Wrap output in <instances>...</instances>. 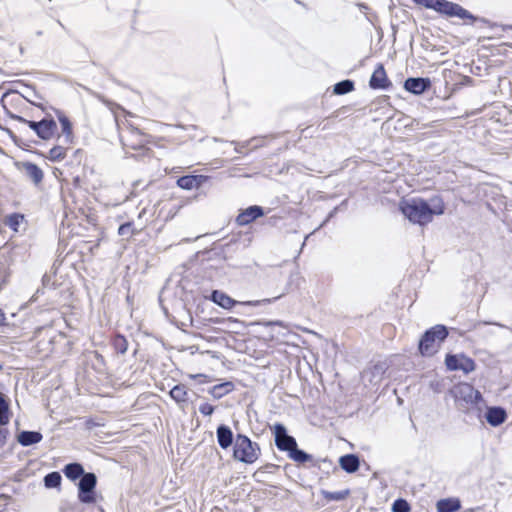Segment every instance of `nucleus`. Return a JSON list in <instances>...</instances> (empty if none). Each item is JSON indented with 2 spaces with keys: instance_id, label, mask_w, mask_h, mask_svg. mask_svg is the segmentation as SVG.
Listing matches in <instances>:
<instances>
[{
  "instance_id": "14",
  "label": "nucleus",
  "mask_w": 512,
  "mask_h": 512,
  "mask_svg": "<svg viewBox=\"0 0 512 512\" xmlns=\"http://www.w3.org/2000/svg\"><path fill=\"white\" fill-rule=\"evenodd\" d=\"M492 427H498L502 425L508 418L507 411L502 406H488L485 403L484 409H482V419Z\"/></svg>"
},
{
  "instance_id": "49",
  "label": "nucleus",
  "mask_w": 512,
  "mask_h": 512,
  "mask_svg": "<svg viewBox=\"0 0 512 512\" xmlns=\"http://www.w3.org/2000/svg\"><path fill=\"white\" fill-rule=\"evenodd\" d=\"M348 203H349V200L348 198L344 199L340 204H338L336 207V210H338L339 212L340 211H345L348 207Z\"/></svg>"
},
{
  "instance_id": "35",
  "label": "nucleus",
  "mask_w": 512,
  "mask_h": 512,
  "mask_svg": "<svg viewBox=\"0 0 512 512\" xmlns=\"http://www.w3.org/2000/svg\"><path fill=\"white\" fill-rule=\"evenodd\" d=\"M66 155L67 148L60 145H55L49 150L46 158L51 162H61L62 160L65 159Z\"/></svg>"
},
{
  "instance_id": "2",
  "label": "nucleus",
  "mask_w": 512,
  "mask_h": 512,
  "mask_svg": "<svg viewBox=\"0 0 512 512\" xmlns=\"http://www.w3.org/2000/svg\"><path fill=\"white\" fill-rule=\"evenodd\" d=\"M449 395L455 400L457 407L466 414H472L482 420V409L485 399L481 392L472 384L461 382L449 389Z\"/></svg>"
},
{
  "instance_id": "13",
  "label": "nucleus",
  "mask_w": 512,
  "mask_h": 512,
  "mask_svg": "<svg viewBox=\"0 0 512 512\" xmlns=\"http://www.w3.org/2000/svg\"><path fill=\"white\" fill-rule=\"evenodd\" d=\"M432 87L429 77H408L404 80L403 88L412 95L420 96L428 92Z\"/></svg>"
},
{
  "instance_id": "27",
  "label": "nucleus",
  "mask_w": 512,
  "mask_h": 512,
  "mask_svg": "<svg viewBox=\"0 0 512 512\" xmlns=\"http://www.w3.org/2000/svg\"><path fill=\"white\" fill-rule=\"evenodd\" d=\"M25 223V216L20 212H14L7 215L4 224L14 232H19L21 225Z\"/></svg>"
},
{
  "instance_id": "47",
  "label": "nucleus",
  "mask_w": 512,
  "mask_h": 512,
  "mask_svg": "<svg viewBox=\"0 0 512 512\" xmlns=\"http://www.w3.org/2000/svg\"><path fill=\"white\" fill-rule=\"evenodd\" d=\"M253 324L254 325H264V326H274V325L281 326L283 324V322L280 320H271V321H257Z\"/></svg>"
},
{
  "instance_id": "43",
  "label": "nucleus",
  "mask_w": 512,
  "mask_h": 512,
  "mask_svg": "<svg viewBox=\"0 0 512 512\" xmlns=\"http://www.w3.org/2000/svg\"><path fill=\"white\" fill-rule=\"evenodd\" d=\"M214 411H215V407L208 402L202 403L199 406V412L203 416H211L214 413Z\"/></svg>"
},
{
  "instance_id": "38",
  "label": "nucleus",
  "mask_w": 512,
  "mask_h": 512,
  "mask_svg": "<svg viewBox=\"0 0 512 512\" xmlns=\"http://www.w3.org/2000/svg\"><path fill=\"white\" fill-rule=\"evenodd\" d=\"M92 356V368L98 373H104L106 370V361L104 356L100 354L98 351H93Z\"/></svg>"
},
{
  "instance_id": "17",
  "label": "nucleus",
  "mask_w": 512,
  "mask_h": 512,
  "mask_svg": "<svg viewBox=\"0 0 512 512\" xmlns=\"http://www.w3.org/2000/svg\"><path fill=\"white\" fill-rule=\"evenodd\" d=\"M210 179L209 176L206 175H194V174H188L180 176L176 180V184L179 188L183 190H192V189H199L203 186L208 180Z\"/></svg>"
},
{
  "instance_id": "19",
  "label": "nucleus",
  "mask_w": 512,
  "mask_h": 512,
  "mask_svg": "<svg viewBox=\"0 0 512 512\" xmlns=\"http://www.w3.org/2000/svg\"><path fill=\"white\" fill-rule=\"evenodd\" d=\"M217 443L223 450L234 445L235 438L232 429L226 424H219L216 428Z\"/></svg>"
},
{
  "instance_id": "41",
  "label": "nucleus",
  "mask_w": 512,
  "mask_h": 512,
  "mask_svg": "<svg viewBox=\"0 0 512 512\" xmlns=\"http://www.w3.org/2000/svg\"><path fill=\"white\" fill-rule=\"evenodd\" d=\"M0 129L7 133L9 138L13 141V143L17 147H19V148H21L23 150H26V147L28 146V144L23 139L18 137L11 129H9L7 127H3L1 124H0Z\"/></svg>"
},
{
  "instance_id": "30",
  "label": "nucleus",
  "mask_w": 512,
  "mask_h": 512,
  "mask_svg": "<svg viewBox=\"0 0 512 512\" xmlns=\"http://www.w3.org/2000/svg\"><path fill=\"white\" fill-rule=\"evenodd\" d=\"M111 345L118 355H124L127 352L129 346L127 338L121 333H116L112 337Z\"/></svg>"
},
{
  "instance_id": "61",
  "label": "nucleus",
  "mask_w": 512,
  "mask_h": 512,
  "mask_svg": "<svg viewBox=\"0 0 512 512\" xmlns=\"http://www.w3.org/2000/svg\"><path fill=\"white\" fill-rule=\"evenodd\" d=\"M236 152L240 153L241 152V148H238V149L236 148Z\"/></svg>"
},
{
  "instance_id": "45",
  "label": "nucleus",
  "mask_w": 512,
  "mask_h": 512,
  "mask_svg": "<svg viewBox=\"0 0 512 512\" xmlns=\"http://www.w3.org/2000/svg\"><path fill=\"white\" fill-rule=\"evenodd\" d=\"M214 323L218 324H240V321L238 319L228 317V318H217L214 320Z\"/></svg>"
},
{
  "instance_id": "53",
  "label": "nucleus",
  "mask_w": 512,
  "mask_h": 512,
  "mask_svg": "<svg viewBox=\"0 0 512 512\" xmlns=\"http://www.w3.org/2000/svg\"><path fill=\"white\" fill-rule=\"evenodd\" d=\"M294 277H296L297 280L299 279L298 274H291L288 282L289 286L294 282Z\"/></svg>"
},
{
  "instance_id": "62",
  "label": "nucleus",
  "mask_w": 512,
  "mask_h": 512,
  "mask_svg": "<svg viewBox=\"0 0 512 512\" xmlns=\"http://www.w3.org/2000/svg\"><path fill=\"white\" fill-rule=\"evenodd\" d=\"M236 152L240 153L241 152V148H238V149L236 148Z\"/></svg>"
},
{
  "instance_id": "59",
  "label": "nucleus",
  "mask_w": 512,
  "mask_h": 512,
  "mask_svg": "<svg viewBox=\"0 0 512 512\" xmlns=\"http://www.w3.org/2000/svg\"><path fill=\"white\" fill-rule=\"evenodd\" d=\"M259 146H262V144H255L254 147L257 148Z\"/></svg>"
},
{
  "instance_id": "52",
  "label": "nucleus",
  "mask_w": 512,
  "mask_h": 512,
  "mask_svg": "<svg viewBox=\"0 0 512 512\" xmlns=\"http://www.w3.org/2000/svg\"><path fill=\"white\" fill-rule=\"evenodd\" d=\"M357 7L361 10V11H366L369 9L368 5L365 4V3H357Z\"/></svg>"
},
{
  "instance_id": "4",
  "label": "nucleus",
  "mask_w": 512,
  "mask_h": 512,
  "mask_svg": "<svg viewBox=\"0 0 512 512\" xmlns=\"http://www.w3.org/2000/svg\"><path fill=\"white\" fill-rule=\"evenodd\" d=\"M449 335V330L446 325H434L421 335L418 342V352L422 357H431L435 355L441 344L445 342Z\"/></svg>"
},
{
  "instance_id": "20",
  "label": "nucleus",
  "mask_w": 512,
  "mask_h": 512,
  "mask_svg": "<svg viewBox=\"0 0 512 512\" xmlns=\"http://www.w3.org/2000/svg\"><path fill=\"white\" fill-rule=\"evenodd\" d=\"M340 468L348 474L357 472L360 468V457L356 453H348L339 457Z\"/></svg>"
},
{
  "instance_id": "57",
  "label": "nucleus",
  "mask_w": 512,
  "mask_h": 512,
  "mask_svg": "<svg viewBox=\"0 0 512 512\" xmlns=\"http://www.w3.org/2000/svg\"><path fill=\"white\" fill-rule=\"evenodd\" d=\"M378 474H379L378 472H374L373 473V478H375V479L378 478Z\"/></svg>"
},
{
  "instance_id": "22",
  "label": "nucleus",
  "mask_w": 512,
  "mask_h": 512,
  "mask_svg": "<svg viewBox=\"0 0 512 512\" xmlns=\"http://www.w3.org/2000/svg\"><path fill=\"white\" fill-rule=\"evenodd\" d=\"M17 442L23 447H29L42 441L43 435L36 430H21L16 435Z\"/></svg>"
},
{
  "instance_id": "21",
  "label": "nucleus",
  "mask_w": 512,
  "mask_h": 512,
  "mask_svg": "<svg viewBox=\"0 0 512 512\" xmlns=\"http://www.w3.org/2000/svg\"><path fill=\"white\" fill-rule=\"evenodd\" d=\"M62 472L71 482L80 481L88 473L85 471L83 464L77 461L64 465Z\"/></svg>"
},
{
  "instance_id": "48",
  "label": "nucleus",
  "mask_w": 512,
  "mask_h": 512,
  "mask_svg": "<svg viewBox=\"0 0 512 512\" xmlns=\"http://www.w3.org/2000/svg\"><path fill=\"white\" fill-rule=\"evenodd\" d=\"M10 324L7 321L6 314L2 308H0V328L9 327Z\"/></svg>"
},
{
  "instance_id": "56",
  "label": "nucleus",
  "mask_w": 512,
  "mask_h": 512,
  "mask_svg": "<svg viewBox=\"0 0 512 512\" xmlns=\"http://www.w3.org/2000/svg\"><path fill=\"white\" fill-rule=\"evenodd\" d=\"M296 2L306 8V4H304L303 2H301L299 0H296Z\"/></svg>"
},
{
  "instance_id": "60",
  "label": "nucleus",
  "mask_w": 512,
  "mask_h": 512,
  "mask_svg": "<svg viewBox=\"0 0 512 512\" xmlns=\"http://www.w3.org/2000/svg\"><path fill=\"white\" fill-rule=\"evenodd\" d=\"M307 238H308V235L305 237V239H307ZM304 241H306V240H304ZM304 245H305V242H302V247H303Z\"/></svg>"
},
{
  "instance_id": "51",
  "label": "nucleus",
  "mask_w": 512,
  "mask_h": 512,
  "mask_svg": "<svg viewBox=\"0 0 512 512\" xmlns=\"http://www.w3.org/2000/svg\"><path fill=\"white\" fill-rule=\"evenodd\" d=\"M41 281L44 289L45 287H48L50 285L51 277L47 274H44Z\"/></svg>"
},
{
  "instance_id": "55",
  "label": "nucleus",
  "mask_w": 512,
  "mask_h": 512,
  "mask_svg": "<svg viewBox=\"0 0 512 512\" xmlns=\"http://www.w3.org/2000/svg\"><path fill=\"white\" fill-rule=\"evenodd\" d=\"M161 306H162V310H163L164 314L166 316H168V309L166 307H164L163 305H161Z\"/></svg>"
},
{
  "instance_id": "29",
  "label": "nucleus",
  "mask_w": 512,
  "mask_h": 512,
  "mask_svg": "<svg viewBox=\"0 0 512 512\" xmlns=\"http://www.w3.org/2000/svg\"><path fill=\"white\" fill-rule=\"evenodd\" d=\"M170 397L178 404L187 403L188 391L184 384L179 383L172 387L169 391Z\"/></svg>"
},
{
  "instance_id": "6",
  "label": "nucleus",
  "mask_w": 512,
  "mask_h": 512,
  "mask_svg": "<svg viewBox=\"0 0 512 512\" xmlns=\"http://www.w3.org/2000/svg\"><path fill=\"white\" fill-rule=\"evenodd\" d=\"M98 478L94 472H88L76 483L77 498L81 504H95L98 501Z\"/></svg>"
},
{
  "instance_id": "58",
  "label": "nucleus",
  "mask_w": 512,
  "mask_h": 512,
  "mask_svg": "<svg viewBox=\"0 0 512 512\" xmlns=\"http://www.w3.org/2000/svg\"><path fill=\"white\" fill-rule=\"evenodd\" d=\"M58 24L64 28V25L62 24V22L58 21Z\"/></svg>"
},
{
  "instance_id": "44",
  "label": "nucleus",
  "mask_w": 512,
  "mask_h": 512,
  "mask_svg": "<svg viewBox=\"0 0 512 512\" xmlns=\"http://www.w3.org/2000/svg\"><path fill=\"white\" fill-rule=\"evenodd\" d=\"M9 436V430L6 426H0V448L4 447L6 444L7 438Z\"/></svg>"
},
{
  "instance_id": "37",
  "label": "nucleus",
  "mask_w": 512,
  "mask_h": 512,
  "mask_svg": "<svg viewBox=\"0 0 512 512\" xmlns=\"http://www.w3.org/2000/svg\"><path fill=\"white\" fill-rule=\"evenodd\" d=\"M14 92H16V91H15V90H8V91L4 92V93L2 94V96H1L0 104H1V106L3 107L5 114H6L10 119L15 120V121H18V122H20V123L25 124V123L27 122V119H26V118H24V117H23V116H21V115H18V114H15V113L11 112V111L6 107V105H5V98H6L8 95H10L11 93H14Z\"/></svg>"
},
{
  "instance_id": "46",
  "label": "nucleus",
  "mask_w": 512,
  "mask_h": 512,
  "mask_svg": "<svg viewBox=\"0 0 512 512\" xmlns=\"http://www.w3.org/2000/svg\"><path fill=\"white\" fill-rule=\"evenodd\" d=\"M339 211L336 210V207H334L326 216V218L324 219V221L321 223V225L319 226V228H322L323 226H325L331 219H333L336 214L338 213Z\"/></svg>"
},
{
  "instance_id": "33",
  "label": "nucleus",
  "mask_w": 512,
  "mask_h": 512,
  "mask_svg": "<svg viewBox=\"0 0 512 512\" xmlns=\"http://www.w3.org/2000/svg\"><path fill=\"white\" fill-rule=\"evenodd\" d=\"M10 275V259L8 257H3L0 259V291L7 284Z\"/></svg>"
},
{
  "instance_id": "31",
  "label": "nucleus",
  "mask_w": 512,
  "mask_h": 512,
  "mask_svg": "<svg viewBox=\"0 0 512 512\" xmlns=\"http://www.w3.org/2000/svg\"><path fill=\"white\" fill-rule=\"evenodd\" d=\"M355 90V82L351 79H344L333 86V93L335 95H346Z\"/></svg>"
},
{
  "instance_id": "54",
  "label": "nucleus",
  "mask_w": 512,
  "mask_h": 512,
  "mask_svg": "<svg viewBox=\"0 0 512 512\" xmlns=\"http://www.w3.org/2000/svg\"><path fill=\"white\" fill-rule=\"evenodd\" d=\"M503 31L512 30V25H501Z\"/></svg>"
},
{
  "instance_id": "1",
  "label": "nucleus",
  "mask_w": 512,
  "mask_h": 512,
  "mask_svg": "<svg viewBox=\"0 0 512 512\" xmlns=\"http://www.w3.org/2000/svg\"><path fill=\"white\" fill-rule=\"evenodd\" d=\"M399 211L410 223L424 227L432 222L434 216L445 213V203L438 194L429 199L418 196L403 198L399 202Z\"/></svg>"
},
{
  "instance_id": "18",
  "label": "nucleus",
  "mask_w": 512,
  "mask_h": 512,
  "mask_svg": "<svg viewBox=\"0 0 512 512\" xmlns=\"http://www.w3.org/2000/svg\"><path fill=\"white\" fill-rule=\"evenodd\" d=\"M287 455L291 460H293L297 464L309 463V467L320 468V460L315 459L312 454L299 448L298 445L295 448H293Z\"/></svg>"
},
{
  "instance_id": "3",
  "label": "nucleus",
  "mask_w": 512,
  "mask_h": 512,
  "mask_svg": "<svg viewBox=\"0 0 512 512\" xmlns=\"http://www.w3.org/2000/svg\"><path fill=\"white\" fill-rule=\"evenodd\" d=\"M414 4L424 7L429 10H433L446 18H459L462 20H469L471 23L481 22L489 25L490 27H496V23H492L490 20L484 17H479L472 14L469 10L462 7L460 4L449 1V0H412Z\"/></svg>"
},
{
  "instance_id": "50",
  "label": "nucleus",
  "mask_w": 512,
  "mask_h": 512,
  "mask_svg": "<svg viewBox=\"0 0 512 512\" xmlns=\"http://www.w3.org/2000/svg\"><path fill=\"white\" fill-rule=\"evenodd\" d=\"M44 294V289L43 288H38L35 293L32 295L30 301L31 302H35L38 300V298L40 297V295H43Z\"/></svg>"
},
{
  "instance_id": "34",
  "label": "nucleus",
  "mask_w": 512,
  "mask_h": 512,
  "mask_svg": "<svg viewBox=\"0 0 512 512\" xmlns=\"http://www.w3.org/2000/svg\"><path fill=\"white\" fill-rule=\"evenodd\" d=\"M26 90H25V93H21V92H18L16 91L15 93H18L21 97H23L26 101H28L29 103H31L32 105L40 108L42 111L45 112V107L43 104L41 103H35L31 100V97H34V98H38V99H42V97L40 96V94L35 90L34 87L30 86V85H26L25 86Z\"/></svg>"
},
{
  "instance_id": "28",
  "label": "nucleus",
  "mask_w": 512,
  "mask_h": 512,
  "mask_svg": "<svg viewBox=\"0 0 512 512\" xmlns=\"http://www.w3.org/2000/svg\"><path fill=\"white\" fill-rule=\"evenodd\" d=\"M43 485L46 489H61L62 485V476L58 471H52L47 473L43 477Z\"/></svg>"
},
{
  "instance_id": "23",
  "label": "nucleus",
  "mask_w": 512,
  "mask_h": 512,
  "mask_svg": "<svg viewBox=\"0 0 512 512\" xmlns=\"http://www.w3.org/2000/svg\"><path fill=\"white\" fill-rule=\"evenodd\" d=\"M22 167L24 168L27 177L35 186L42 183L44 179V172L36 163L26 161L22 163Z\"/></svg>"
},
{
  "instance_id": "24",
  "label": "nucleus",
  "mask_w": 512,
  "mask_h": 512,
  "mask_svg": "<svg viewBox=\"0 0 512 512\" xmlns=\"http://www.w3.org/2000/svg\"><path fill=\"white\" fill-rule=\"evenodd\" d=\"M12 417L11 400L2 393L0 395V426H7Z\"/></svg>"
},
{
  "instance_id": "9",
  "label": "nucleus",
  "mask_w": 512,
  "mask_h": 512,
  "mask_svg": "<svg viewBox=\"0 0 512 512\" xmlns=\"http://www.w3.org/2000/svg\"><path fill=\"white\" fill-rule=\"evenodd\" d=\"M446 369L449 371H462L469 374L476 369V363L473 358L465 353H447L444 360Z\"/></svg>"
},
{
  "instance_id": "5",
  "label": "nucleus",
  "mask_w": 512,
  "mask_h": 512,
  "mask_svg": "<svg viewBox=\"0 0 512 512\" xmlns=\"http://www.w3.org/2000/svg\"><path fill=\"white\" fill-rule=\"evenodd\" d=\"M261 454L260 446L252 441L247 435L238 433L233 445L234 460L250 465L255 463Z\"/></svg>"
},
{
  "instance_id": "15",
  "label": "nucleus",
  "mask_w": 512,
  "mask_h": 512,
  "mask_svg": "<svg viewBox=\"0 0 512 512\" xmlns=\"http://www.w3.org/2000/svg\"><path fill=\"white\" fill-rule=\"evenodd\" d=\"M265 215V209L260 205H250L247 208L240 209L235 218L238 226H246Z\"/></svg>"
},
{
  "instance_id": "32",
  "label": "nucleus",
  "mask_w": 512,
  "mask_h": 512,
  "mask_svg": "<svg viewBox=\"0 0 512 512\" xmlns=\"http://www.w3.org/2000/svg\"><path fill=\"white\" fill-rule=\"evenodd\" d=\"M320 494L328 502H331V501L339 502V501L345 500L350 495V489H344V490L334 491V492L328 491L325 489H321Z\"/></svg>"
},
{
  "instance_id": "26",
  "label": "nucleus",
  "mask_w": 512,
  "mask_h": 512,
  "mask_svg": "<svg viewBox=\"0 0 512 512\" xmlns=\"http://www.w3.org/2000/svg\"><path fill=\"white\" fill-rule=\"evenodd\" d=\"M234 389V384L231 381H225L219 384H216L212 386L208 393L214 398V399H221L228 393H230Z\"/></svg>"
},
{
  "instance_id": "8",
  "label": "nucleus",
  "mask_w": 512,
  "mask_h": 512,
  "mask_svg": "<svg viewBox=\"0 0 512 512\" xmlns=\"http://www.w3.org/2000/svg\"><path fill=\"white\" fill-rule=\"evenodd\" d=\"M25 124L43 141L52 139L57 131V123L50 114H46L39 121L27 119Z\"/></svg>"
},
{
  "instance_id": "64",
  "label": "nucleus",
  "mask_w": 512,
  "mask_h": 512,
  "mask_svg": "<svg viewBox=\"0 0 512 512\" xmlns=\"http://www.w3.org/2000/svg\"><path fill=\"white\" fill-rule=\"evenodd\" d=\"M2 369H3V365H2V364H0V370H2Z\"/></svg>"
},
{
  "instance_id": "11",
  "label": "nucleus",
  "mask_w": 512,
  "mask_h": 512,
  "mask_svg": "<svg viewBox=\"0 0 512 512\" xmlns=\"http://www.w3.org/2000/svg\"><path fill=\"white\" fill-rule=\"evenodd\" d=\"M271 431L274 436L275 446L278 450L288 454L298 445L295 437L288 433V430L283 423H275L272 426Z\"/></svg>"
},
{
  "instance_id": "39",
  "label": "nucleus",
  "mask_w": 512,
  "mask_h": 512,
  "mask_svg": "<svg viewBox=\"0 0 512 512\" xmlns=\"http://www.w3.org/2000/svg\"><path fill=\"white\" fill-rule=\"evenodd\" d=\"M136 233V230L134 228V222L133 221H127L119 225L118 227V235L121 236L123 239H130L134 234Z\"/></svg>"
},
{
  "instance_id": "16",
  "label": "nucleus",
  "mask_w": 512,
  "mask_h": 512,
  "mask_svg": "<svg viewBox=\"0 0 512 512\" xmlns=\"http://www.w3.org/2000/svg\"><path fill=\"white\" fill-rule=\"evenodd\" d=\"M58 122L61 127V132L64 135V143L65 144H73L75 140V135L73 132V124L69 117L60 109L58 108H52Z\"/></svg>"
},
{
  "instance_id": "40",
  "label": "nucleus",
  "mask_w": 512,
  "mask_h": 512,
  "mask_svg": "<svg viewBox=\"0 0 512 512\" xmlns=\"http://www.w3.org/2000/svg\"><path fill=\"white\" fill-rule=\"evenodd\" d=\"M391 511L392 512H410L411 505L406 499L399 497L393 501V503L391 505Z\"/></svg>"
},
{
  "instance_id": "7",
  "label": "nucleus",
  "mask_w": 512,
  "mask_h": 512,
  "mask_svg": "<svg viewBox=\"0 0 512 512\" xmlns=\"http://www.w3.org/2000/svg\"><path fill=\"white\" fill-rule=\"evenodd\" d=\"M284 293L275 296L273 298H265L262 300H255V301H246V302H239L232 297H230L227 293L221 291V290H212L208 299L212 301L214 304L218 305L219 307L223 309L230 310L234 306L242 304L246 306H260V305H266L270 304L276 300H278Z\"/></svg>"
},
{
  "instance_id": "36",
  "label": "nucleus",
  "mask_w": 512,
  "mask_h": 512,
  "mask_svg": "<svg viewBox=\"0 0 512 512\" xmlns=\"http://www.w3.org/2000/svg\"><path fill=\"white\" fill-rule=\"evenodd\" d=\"M388 369V364L387 362L385 361H378L377 363H375L371 369H370V372H371V381H380L382 378H383V375L386 373Z\"/></svg>"
},
{
  "instance_id": "42",
  "label": "nucleus",
  "mask_w": 512,
  "mask_h": 512,
  "mask_svg": "<svg viewBox=\"0 0 512 512\" xmlns=\"http://www.w3.org/2000/svg\"><path fill=\"white\" fill-rule=\"evenodd\" d=\"M280 466L273 464V463H266L265 465L261 466L256 472L257 474H263V473H274L277 469H279Z\"/></svg>"
},
{
  "instance_id": "10",
  "label": "nucleus",
  "mask_w": 512,
  "mask_h": 512,
  "mask_svg": "<svg viewBox=\"0 0 512 512\" xmlns=\"http://www.w3.org/2000/svg\"><path fill=\"white\" fill-rule=\"evenodd\" d=\"M251 233L244 232L232 235V237L221 246V254L224 259L232 258L238 251H243L251 244Z\"/></svg>"
},
{
  "instance_id": "63",
  "label": "nucleus",
  "mask_w": 512,
  "mask_h": 512,
  "mask_svg": "<svg viewBox=\"0 0 512 512\" xmlns=\"http://www.w3.org/2000/svg\"><path fill=\"white\" fill-rule=\"evenodd\" d=\"M35 153L38 154V155H42V153L39 152V151H35Z\"/></svg>"
},
{
  "instance_id": "12",
  "label": "nucleus",
  "mask_w": 512,
  "mask_h": 512,
  "mask_svg": "<svg viewBox=\"0 0 512 512\" xmlns=\"http://www.w3.org/2000/svg\"><path fill=\"white\" fill-rule=\"evenodd\" d=\"M392 86V81L387 76L384 65L382 63H377L369 79V87L373 90L388 91Z\"/></svg>"
},
{
  "instance_id": "25",
  "label": "nucleus",
  "mask_w": 512,
  "mask_h": 512,
  "mask_svg": "<svg viewBox=\"0 0 512 512\" xmlns=\"http://www.w3.org/2000/svg\"><path fill=\"white\" fill-rule=\"evenodd\" d=\"M461 508V501L457 497L439 499L436 503L437 512H456Z\"/></svg>"
}]
</instances>
